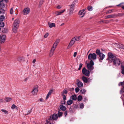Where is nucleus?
<instances>
[{
    "mask_svg": "<svg viewBox=\"0 0 124 124\" xmlns=\"http://www.w3.org/2000/svg\"><path fill=\"white\" fill-rule=\"evenodd\" d=\"M94 65V63L92 60H91L87 64V66L88 69L90 71L92 70L94 68L93 66Z\"/></svg>",
    "mask_w": 124,
    "mask_h": 124,
    "instance_id": "1",
    "label": "nucleus"
},
{
    "mask_svg": "<svg viewBox=\"0 0 124 124\" xmlns=\"http://www.w3.org/2000/svg\"><path fill=\"white\" fill-rule=\"evenodd\" d=\"M109 60L111 62H113L117 58L116 57L111 53H109L108 54Z\"/></svg>",
    "mask_w": 124,
    "mask_h": 124,
    "instance_id": "2",
    "label": "nucleus"
},
{
    "mask_svg": "<svg viewBox=\"0 0 124 124\" xmlns=\"http://www.w3.org/2000/svg\"><path fill=\"white\" fill-rule=\"evenodd\" d=\"M96 55L95 53H93L92 54L90 53L88 55V59L91 60L92 59L95 60L96 58Z\"/></svg>",
    "mask_w": 124,
    "mask_h": 124,
    "instance_id": "3",
    "label": "nucleus"
},
{
    "mask_svg": "<svg viewBox=\"0 0 124 124\" xmlns=\"http://www.w3.org/2000/svg\"><path fill=\"white\" fill-rule=\"evenodd\" d=\"M82 73L86 76H89L90 73V71L86 69L85 68H83L82 70Z\"/></svg>",
    "mask_w": 124,
    "mask_h": 124,
    "instance_id": "4",
    "label": "nucleus"
},
{
    "mask_svg": "<svg viewBox=\"0 0 124 124\" xmlns=\"http://www.w3.org/2000/svg\"><path fill=\"white\" fill-rule=\"evenodd\" d=\"M113 64L116 66L119 65L120 64H122L120 60L117 58H116L114 61H113Z\"/></svg>",
    "mask_w": 124,
    "mask_h": 124,
    "instance_id": "5",
    "label": "nucleus"
},
{
    "mask_svg": "<svg viewBox=\"0 0 124 124\" xmlns=\"http://www.w3.org/2000/svg\"><path fill=\"white\" fill-rule=\"evenodd\" d=\"M76 41L75 38H73L72 39L67 47V48L68 49L70 48L74 44Z\"/></svg>",
    "mask_w": 124,
    "mask_h": 124,
    "instance_id": "6",
    "label": "nucleus"
},
{
    "mask_svg": "<svg viewBox=\"0 0 124 124\" xmlns=\"http://www.w3.org/2000/svg\"><path fill=\"white\" fill-rule=\"evenodd\" d=\"M76 41L75 38H73L72 39L67 47V48L68 49L70 48L74 44Z\"/></svg>",
    "mask_w": 124,
    "mask_h": 124,
    "instance_id": "7",
    "label": "nucleus"
},
{
    "mask_svg": "<svg viewBox=\"0 0 124 124\" xmlns=\"http://www.w3.org/2000/svg\"><path fill=\"white\" fill-rule=\"evenodd\" d=\"M76 41L75 38H73L72 39L67 47V48L68 49L70 48L74 44Z\"/></svg>",
    "mask_w": 124,
    "mask_h": 124,
    "instance_id": "8",
    "label": "nucleus"
},
{
    "mask_svg": "<svg viewBox=\"0 0 124 124\" xmlns=\"http://www.w3.org/2000/svg\"><path fill=\"white\" fill-rule=\"evenodd\" d=\"M76 41L75 38H73L72 39L67 47V48L68 49L70 48L74 44Z\"/></svg>",
    "mask_w": 124,
    "mask_h": 124,
    "instance_id": "9",
    "label": "nucleus"
},
{
    "mask_svg": "<svg viewBox=\"0 0 124 124\" xmlns=\"http://www.w3.org/2000/svg\"><path fill=\"white\" fill-rule=\"evenodd\" d=\"M85 9H83L79 11L78 13V15L81 17H83L85 15V13L84 12Z\"/></svg>",
    "mask_w": 124,
    "mask_h": 124,
    "instance_id": "10",
    "label": "nucleus"
},
{
    "mask_svg": "<svg viewBox=\"0 0 124 124\" xmlns=\"http://www.w3.org/2000/svg\"><path fill=\"white\" fill-rule=\"evenodd\" d=\"M30 10V8L28 7L25 8L23 10V14L24 15H27L29 13Z\"/></svg>",
    "mask_w": 124,
    "mask_h": 124,
    "instance_id": "11",
    "label": "nucleus"
},
{
    "mask_svg": "<svg viewBox=\"0 0 124 124\" xmlns=\"http://www.w3.org/2000/svg\"><path fill=\"white\" fill-rule=\"evenodd\" d=\"M58 116L56 114H54L50 117L49 119H53L54 120H56L58 118Z\"/></svg>",
    "mask_w": 124,
    "mask_h": 124,
    "instance_id": "12",
    "label": "nucleus"
},
{
    "mask_svg": "<svg viewBox=\"0 0 124 124\" xmlns=\"http://www.w3.org/2000/svg\"><path fill=\"white\" fill-rule=\"evenodd\" d=\"M69 6L70 7L69 11V15H71L73 13L74 6V4H71L69 5Z\"/></svg>",
    "mask_w": 124,
    "mask_h": 124,
    "instance_id": "13",
    "label": "nucleus"
},
{
    "mask_svg": "<svg viewBox=\"0 0 124 124\" xmlns=\"http://www.w3.org/2000/svg\"><path fill=\"white\" fill-rule=\"evenodd\" d=\"M0 39L1 43L2 44L4 43L5 42L6 39V35H2Z\"/></svg>",
    "mask_w": 124,
    "mask_h": 124,
    "instance_id": "14",
    "label": "nucleus"
},
{
    "mask_svg": "<svg viewBox=\"0 0 124 124\" xmlns=\"http://www.w3.org/2000/svg\"><path fill=\"white\" fill-rule=\"evenodd\" d=\"M20 23L19 19L18 18L16 19L14 21L13 25L19 27Z\"/></svg>",
    "mask_w": 124,
    "mask_h": 124,
    "instance_id": "15",
    "label": "nucleus"
},
{
    "mask_svg": "<svg viewBox=\"0 0 124 124\" xmlns=\"http://www.w3.org/2000/svg\"><path fill=\"white\" fill-rule=\"evenodd\" d=\"M60 41V39H58L56 40L55 41V42L53 44V47H54V49H55V48H56V46H57L58 44L59 43V42Z\"/></svg>",
    "mask_w": 124,
    "mask_h": 124,
    "instance_id": "16",
    "label": "nucleus"
},
{
    "mask_svg": "<svg viewBox=\"0 0 124 124\" xmlns=\"http://www.w3.org/2000/svg\"><path fill=\"white\" fill-rule=\"evenodd\" d=\"M55 49H54V47L52 48L49 54V56L50 57H51L53 55Z\"/></svg>",
    "mask_w": 124,
    "mask_h": 124,
    "instance_id": "17",
    "label": "nucleus"
},
{
    "mask_svg": "<svg viewBox=\"0 0 124 124\" xmlns=\"http://www.w3.org/2000/svg\"><path fill=\"white\" fill-rule=\"evenodd\" d=\"M99 55V57L100 58V59H99V60L100 61V60H103L104 58L105 57V56L104 54H103L101 53Z\"/></svg>",
    "mask_w": 124,
    "mask_h": 124,
    "instance_id": "18",
    "label": "nucleus"
},
{
    "mask_svg": "<svg viewBox=\"0 0 124 124\" xmlns=\"http://www.w3.org/2000/svg\"><path fill=\"white\" fill-rule=\"evenodd\" d=\"M38 92V89L37 88H34L32 92V94L34 95H36Z\"/></svg>",
    "mask_w": 124,
    "mask_h": 124,
    "instance_id": "19",
    "label": "nucleus"
},
{
    "mask_svg": "<svg viewBox=\"0 0 124 124\" xmlns=\"http://www.w3.org/2000/svg\"><path fill=\"white\" fill-rule=\"evenodd\" d=\"M18 61L20 62H23L25 61L24 58L21 57H19L17 59Z\"/></svg>",
    "mask_w": 124,
    "mask_h": 124,
    "instance_id": "20",
    "label": "nucleus"
},
{
    "mask_svg": "<svg viewBox=\"0 0 124 124\" xmlns=\"http://www.w3.org/2000/svg\"><path fill=\"white\" fill-rule=\"evenodd\" d=\"M18 27V26L13 25V30L14 32L15 33L17 32Z\"/></svg>",
    "mask_w": 124,
    "mask_h": 124,
    "instance_id": "21",
    "label": "nucleus"
},
{
    "mask_svg": "<svg viewBox=\"0 0 124 124\" xmlns=\"http://www.w3.org/2000/svg\"><path fill=\"white\" fill-rule=\"evenodd\" d=\"M53 90H50L49 92L47 94L46 99H47L49 97V96L51 95V93L52 92Z\"/></svg>",
    "mask_w": 124,
    "mask_h": 124,
    "instance_id": "22",
    "label": "nucleus"
},
{
    "mask_svg": "<svg viewBox=\"0 0 124 124\" xmlns=\"http://www.w3.org/2000/svg\"><path fill=\"white\" fill-rule=\"evenodd\" d=\"M77 84V86L79 87H81L83 86V84L81 82L78 81Z\"/></svg>",
    "mask_w": 124,
    "mask_h": 124,
    "instance_id": "23",
    "label": "nucleus"
},
{
    "mask_svg": "<svg viewBox=\"0 0 124 124\" xmlns=\"http://www.w3.org/2000/svg\"><path fill=\"white\" fill-rule=\"evenodd\" d=\"M12 99L10 97H6L4 99L5 102H10L12 100Z\"/></svg>",
    "mask_w": 124,
    "mask_h": 124,
    "instance_id": "24",
    "label": "nucleus"
},
{
    "mask_svg": "<svg viewBox=\"0 0 124 124\" xmlns=\"http://www.w3.org/2000/svg\"><path fill=\"white\" fill-rule=\"evenodd\" d=\"M115 17V16L114 15L112 14L111 15H108L105 16V18L106 19H107L109 18H114Z\"/></svg>",
    "mask_w": 124,
    "mask_h": 124,
    "instance_id": "25",
    "label": "nucleus"
},
{
    "mask_svg": "<svg viewBox=\"0 0 124 124\" xmlns=\"http://www.w3.org/2000/svg\"><path fill=\"white\" fill-rule=\"evenodd\" d=\"M82 80L85 83H87L88 82V79L86 77L84 76H83L82 77Z\"/></svg>",
    "mask_w": 124,
    "mask_h": 124,
    "instance_id": "26",
    "label": "nucleus"
},
{
    "mask_svg": "<svg viewBox=\"0 0 124 124\" xmlns=\"http://www.w3.org/2000/svg\"><path fill=\"white\" fill-rule=\"evenodd\" d=\"M121 73L122 74L124 75V65H123L121 64Z\"/></svg>",
    "mask_w": 124,
    "mask_h": 124,
    "instance_id": "27",
    "label": "nucleus"
},
{
    "mask_svg": "<svg viewBox=\"0 0 124 124\" xmlns=\"http://www.w3.org/2000/svg\"><path fill=\"white\" fill-rule=\"evenodd\" d=\"M48 25L49 27L50 28L55 26V24L54 23H48Z\"/></svg>",
    "mask_w": 124,
    "mask_h": 124,
    "instance_id": "28",
    "label": "nucleus"
},
{
    "mask_svg": "<svg viewBox=\"0 0 124 124\" xmlns=\"http://www.w3.org/2000/svg\"><path fill=\"white\" fill-rule=\"evenodd\" d=\"M59 108L62 111H65L66 110V108L65 107L62 105H60L59 106Z\"/></svg>",
    "mask_w": 124,
    "mask_h": 124,
    "instance_id": "29",
    "label": "nucleus"
},
{
    "mask_svg": "<svg viewBox=\"0 0 124 124\" xmlns=\"http://www.w3.org/2000/svg\"><path fill=\"white\" fill-rule=\"evenodd\" d=\"M117 47L119 48L124 49V46L122 44H117Z\"/></svg>",
    "mask_w": 124,
    "mask_h": 124,
    "instance_id": "30",
    "label": "nucleus"
},
{
    "mask_svg": "<svg viewBox=\"0 0 124 124\" xmlns=\"http://www.w3.org/2000/svg\"><path fill=\"white\" fill-rule=\"evenodd\" d=\"M1 110L5 115H8V111L5 109H2Z\"/></svg>",
    "mask_w": 124,
    "mask_h": 124,
    "instance_id": "31",
    "label": "nucleus"
},
{
    "mask_svg": "<svg viewBox=\"0 0 124 124\" xmlns=\"http://www.w3.org/2000/svg\"><path fill=\"white\" fill-rule=\"evenodd\" d=\"M72 99L73 100L75 101L77 99V97L75 95H72L71 96Z\"/></svg>",
    "mask_w": 124,
    "mask_h": 124,
    "instance_id": "32",
    "label": "nucleus"
},
{
    "mask_svg": "<svg viewBox=\"0 0 124 124\" xmlns=\"http://www.w3.org/2000/svg\"><path fill=\"white\" fill-rule=\"evenodd\" d=\"M73 102V101L70 100H69L67 101V104L68 105H70Z\"/></svg>",
    "mask_w": 124,
    "mask_h": 124,
    "instance_id": "33",
    "label": "nucleus"
},
{
    "mask_svg": "<svg viewBox=\"0 0 124 124\" xmlns=\"http://www.w3.org/2000/svg\"><path fill=\"white\" fill-rule=\"evenodd\" d=\"M96 53L98 55H99L101 53H102L101 52L100 50L98 49H97L96 51Z\"/></svg>",
    "mask_w": 124,
    "mask_h": 124,
    "instance_id": "34",
    "label": "nucleus"
},
{
    "mask_svg": "<svg viewBox=\"0 0 124 124\" xmlns=\"http://www.w3.org/2000/svg\"><path fill=\"white\" fill-rule=\"evenodd\" d=\"M11 108L12 109H14L15 108L17 109V107L15 104H13L11 106Z\"/></svg>",
    "mask_w": 124,
    "mask_h": 124,
    "instance_id": "35",
    "label": "nucleus"
},
{
    "mask_svg": "<svg viewBox=\"0 0 124 124\" xmlns=\"http://www.w3.org/2000/svg\"><path fill=\"white\" fill-rule=\"evenodd\" d=\"M87 9L88 10L91 11L93 9V7H92L89 6L87 7Z\"/></svg>",
    "mask_w": 124,
    "mask_h": 124,
    "instance_id": "36",
    "label": "nucleus"
},
{
    "mask_svg": "<svg viewBox=\"0 0 124 124\" xmlns=\"http://www.w3.org/2000/svg\"><path fill=\"white\" fill-rule=\"evenodd\" d=\"M86 91V90L84 89H82L80 90V92L82 94H84Z\"/></svg>",
    "mask_w": 124,
    "mask_h": 124,
    "instance_id": "37",
    "label": "nucleus"
},
{
    "mask_svg": "<svg viewBox=\"0 0 124 124\" xmlns=\"http://www.w3.org/2000/svg\"><path fill=\"white\" fill-rule=\"evenodd\" d=\"M58 116L60 117L62 116V113L59 111L58 112Z\"/></svg>",
    "mask_w": 124,
    "mask_h": 124,
    "instance_id": "38",
    "label": "nucleus"
},
{
    "mask_svg": "<svg viewBox=\"0 0 124 124\" xmlns=\"http://www.w3.org/2000/svg\"><path fill=\"white\" fill-rule=\"evenodd\" d=\"M82 98V96L80 95H79L78 97V101H80L81 100Z\"/></svg>",
    "mask_w": 124,
    "mask_h": 124,
    "instance_id": "39",
    "label": "nucleus"
},
{
    "mask_svg": "<svg viewBox=\"0 0 124 124\" xmlns=\"http://www.w3.org/2000/svg\"><path fill=\"white\" fill-rule=\"evenodd\" d=\"M74 38H75L76 41H78L80 39V36L78 37H74Z\"/></svg>",
    "mask_w": 124,
    "mask_h": 124,
    "instance_id": "40",
    "label": "nucleus"
},
{
    "mask_svg": "<svg viewBox=\"0 0 124 124\" xmlns=\"http://www.w3.org/2000/svg\"><path fill=\"white\" fill-rule=\"evenodd\" d=\"M0 26L1 27H3L4 26V23L3 22H1H1H0Z\"/></svg>",
    "mask_w": 124,
    "mask_h": 124,
    "instance_id": "41",
    "label": "nucleus"
},
{
    "mask_svg": "<svg viewBox=\"0 0 124 124\" xmlns=\"http://www.w3.org/2000/svg\"><path fill=\"white\" fill-rule=\"evenodd\" d=\"M55 16H57L58 15H61L60 12L59 11H57L55 13Z\"/></svg>",
    "mask_w": 124,
    "mask_h": 124,
    "instance_id": "42",
    "label": "nucleus"
},
{
    "mask_svg": "<svg viewBox=\"0 0 124 124\" xmlns=\"http://www.w3.org/2000/svg\"><path fill=\"white\" fill-rule=\"evenodd\" d=\"M10 13L11 14H13V8H11L10 9Z\"/></svg>",
    "mask_w": 124,
    "mask_h": 124,
    "instance_id": "43",
    "label": "nucleus"
},
{
    "mask_svg": "<svg viewBox=\"0 0 124 124\" xmlns=\"http://www.w3.org/2000/svg\"><path fill=\"white\" fill-rule=\"evenodd\" d=\"M84 105L83 103H82L80 104V108H83L84 107Z\"/></svg>",
    "mask_w": 124,
    "mask_h": 124,
    "instance_id": "44",
    "label": "nucleus"
},
{
    "mask_svg": "<svg viewBox=\"0 0 124 124\" xmlns=\"http://www.w3.org/2000/svg\"><path fill=\"white\" fill-rule=\"evenodd\" d=\"M75 90L76 93H78L79 90V89L78 87H77L75 89Z\"/></svg>",
    "mask_w": 124,
    "mask_h": 124,
    "instance_id": "45",
    "label": "nucleus"
},
{
    "mask_svg": "<svg viewBox=\"0 0 124 124\" xmlns=\"http://www.w3.org/2000/svg\"><path fill=\"white\" fill-rule=\"evenodd\" d=\"M62 95L63 96V98L64 100H65L66 99V97L65 95L63 93H62Z\"/></svg>",
    "mask_w": 124,
    "mask_h": 124,
    "instance_id": "46",
    "label": "nucleus"
},
{
    "mask_svg": "<svg viewBox=\"0 0 124 124\" xmlns=\"http://www.w3.org/2000/svg\"><path fill=\"white\" fill-rule=\"evenodd\" d=\"M83 64L81 63H80L79 65V68H78V70H80L81 68H82V66Z\"/></svg>",
    "mask_w": 124,
    "mask_h": 124,
    "instance_id": "47",
    "label": "nucleus"
},
{
    "mask_svg": "<svg viewBox=\"0 0 124 124\" xmlns=\"http://www.w3.org/2000/svg\"><path fill=\"white\" fill-rule=\"evenodd\" d=\"M1 6H2V8H3L5 7V5L4 4H1V3L0 2V8Z\"/></svg>",
    "mask_w": 124,
    "mask_h": 124,
    "instance_id": "48",
    "label": "nucleus"
},
{
    "mask_svg": "<svg viewBox=\"0 0 124 124\" xmlns=\"http://www.w3.org/2000/svg\"><path fill=\"white\" fill-rule=\"evenodd\" d=\"M5 102V101L4 100L2 99H0V103Z\"/></svg>",
    "mask_w": 124,
    "mask_h": 124,
    "instance_id": "49",
    "label": "nucleus"
},
{
    "mask_svg": "<svg viewBox=\"0 0 124 124\" xmlns=\"http://www.w3.org/2000/svg\"><path fill=\"white\" fill-rule=\"evenodd\" d=\"M67 91L65 90H64L63 91V93H63L64 94V93L65 94H67Z\"/></svg>",
    "mask_w": 124,
    "mask_h": 124,
    "instance_id": "50",
    "label": "nucleus"
},
{
    "mask_svg": "<svg viewBox=\"0 0 124 124\" xmlns=\"http://www.w3.org/2000/svg\"><path fill=\"white\" fill-rule=\"evenodd\" d=\"M48 33H46L44 35V37L45 38H46L48 36Z\"/></svg>",
    "mask_w": 124,
    "mask_h": 124,
    "instance_id": "51",
    "label": "nucleus"
},
{
    "mask_svg": "<svg viewBox=\"0 0 124 124\" xmlns=\"http://www.w3.org/2000/svg\"><path fill=\"white\" fill-rule=\"evenodd\" d=\"M124 84V82H120L118 84V85L120 86V85H122Z\"/></svg>",
    "mask_w": 124,
    "mask_h": 124,
    "instance_id": "52",
    "label": "nucleus"
},
{
    "mask_svg": "<svg viewBox=\"0 0 124 124\" xmlns=\"http://www.w3.org/2000/svg\"><path fill=\"white\" fill-rule=\"evenodd\" d=\"M78 1V0H75L73 2L72 4H74V5L75 6V2H77Z\"/></svg>",
    "mask_w": 124,
    "mask_h": 124,
    "instance_id": "53",
    "label": "nucleus"
},
{
    "mask_svg": "<svg viewBox=\"0 0 124 124\" xmlns=\"http://www.w3.org/2000/svg\"><path fill=\"white\" fill-rule=\"evenodd\" d=\"M65 9L62 10L61 11H60L59 12L60 14L61 15L62 13L64 11H65Z\"/></svg>",
    "mask_w": 124,
    "mask_h": 124,
    "instance_id": "54",
    "label": "nucleus"
},
{
    "mask_svg": "<svg viewBox=\"0 0 124 124\" xmlns=\"http://www.w3.org/2000/svg\"><path fill=\"white\" fill-rule=\"evenodd\" d=\"M123 15V14L121 13H118L117 15L118 16H122Z\"/></svg>",
    "mask_w": 124,
    "mask_h": 124,
    "instance_id": "55",
    "label": "nucleus"
},
{
    "mask_svg": "<svg viewBox=\"0 0 124 124\" xmlns=\"http://www.w3.org/2000/svg\"><path fill=\"white\" fill-rule=\"evenodd\" d=\"M67 114V111H65L64 113V115L65 116H66Z\"/></svg>",
    "mask_w": 124,
    "mask_h": 124,
    "instance_id": "56",
    "label": "nucleus"
},
{
    "mask_svg": "<svg viewBox=\"0 0 124 124\" xmlns=\"http://www.w3.org/2000/svg\"><path fill=\"white\" fill-rule=\"evenodd\" d=\"M77 52H75L74 53V54H73V56L74 57H75L76 56V55H77Z\"/></svg>",
    "mask_w": 124,
    "mask_h": 124,
    "instance_id": "57",
    "label": "nucleus"
},
{
    "mask_svg": "<svg viewBox=\"0 0 124 124\" xmlns=\"http://www.w3.org/2000/svg\"><path fill=\"white\" fill-rule=\"evenodd\" d=\"M29 78L28 77H27L24 80V81L25 82H26L27 81V80H28V79H29Z\"/></svg>",
    "mask_w": 124,
    "mask_h": 124,
    "instance_id": "58",
    "label": "nucleus"
},
{
    "mask_svg": "<svg viewBox=\"0 0 124 124\" xmlns=\"http://www.w3.org/2000/svg\"><path fill=\"white\" fill-rule=\"evenodd\" d=\"M31 112V110L28 111L27 113V114L26 115H27L29 114Z\"/></svg>",
    "mask_w": 124,
    "mask_h": 124,
    "instance_id": "59",
    "label": "nucleus"
},
{
    "mask_svg": "<svg viewBox=\"0 0 124 124\" xmlns=\"http://www.w3.org/2000/svg\"><path fill=\"white\" fill-rule=\"evenodd\" d=\"M39 100L41 102H43V100L41 98H40L39 99Z\"/></svg>",
    "mask_w": 124,
    "mask_h": 124,
    "instance_id": "60",
    "label": "nucleus"
},
{
    "mask_svg": "<svg viewBox=\"0 0 124 124\" xmlns=\"http://www.w3.org/2000/svg\"><path fill=\"white\" fill-rule=\"evenodd\" d=\"M124 4V2H122V3H120L119 4H118V5H117V6H120V5H121L122 4L123 5Z\"/></svg>",
    "mask_w": 124,
    "mask_h": 124,
    "instance_id": "61",
    "label": "nucleus"
},
{
    "mask_svg": "<svg viewBox=\"0 0 124 124\" xmlns=\"http://www.w3.org/2000/svg\"><path fill=\"white\" fill-rule=\"evenodd\" d=\"M36 62V60L35 59H33V60L32 63H34L35 62Z\"/></svg>",
    "mask_w": 124,
    "mask_h": 124,
    "instance_id": "62",
    "label": "nucleus"
},
{
    "mask_svg": "<svg viewBox=\"0 0 124 124\" xmlns=\"http://www.w3.org/2000/svg\"><path fill=\"white\" fill-rule=\"evenodd\" d=\"M61 7L60 6H58L57 7V8L58 9H59L61 8Z\"/></svg>",
    "mask_w": 124,
    "mask_h": 124,
    "instance_id": "63",
    "label": "nucleus"
},
{
    "mask_svg": "<svg viewBox=\"0 0 124 124\" xmlns=\"http://www.w3.org/2000/svg\"><path fill=\"white\" fill-rule=\"evenodd\" d=\"M1 12L2 13H4V10L3 9H2V11H1Z\"/></svg>",
    "mask_w": 124,
    "mask_h": 124,
    "instance_id": "64",
    "label": "nucleus"
}]
</instances>
